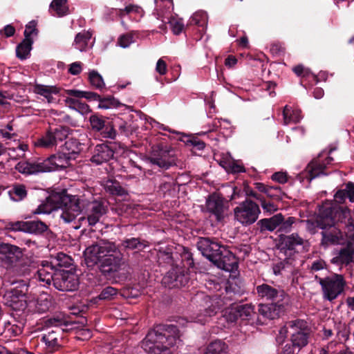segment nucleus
I'll use <instances>...</instances> for the list:
<instances>
[{
    "mask_svg": "<svg viewBox=\"0 0 354 354\" xmlns=\"http://www.w3.org/2000/svg\"><path fill=\"white\" fill-rule=\"evenodd\" d=\"M207 23V16L204 12H197L194 13L189 20L190 25H196L204 28Z\"/></svg>",
    "mask_w": 354,
    "mask_h": 354,
    "instance_id": "nucleus-47",
    "label": "nucleus"
},
{
    "mask_svg": "<svg viewBox=\"0 0 354 354\" xmlns=\"http://www.w3.org/2000/svg\"><path fill=\"white\" fill-rule=\"evenodd\" d=\"M292 70L297 76L302 77H312L313 79H316V77L311 73L310 70L305 68L303 65H297L295 66Z\"/></svg>",
    "mask_w": 354,
    "mask_h": 354,
    "instance_id": "nucleus-56",
    "label": "nucleus"
},
{
    "mask_svg": "<svg viewBox=\"0 0 354 354\" xmlns=\"http://www.w3.org/2000/svg\"><path fill=\"white\" fill-rule=\"evenodd\" d=\"M118 292L117 289L108 286L105 288L99 295L100 299H111L112 297L116 295Z\"/></svg>",
    "mask_w": 354,
    "mask_h": 354,
    "instance_id": "nucleus-59",
    "label": "nucleus"
},
{
    "mask_svg": "<svg viewBox=\"0 0 354 354\" xmlns=\"http://www.w3.org/2000/svg\"><path fill=\"white\" fill-rule=\"evenodd\" d=\"M283 306H277L274 302H268V304H260L259 312L263 317L270 319H274L279 316Z\"/></svg>",
    "mask_w": 354,
    "mask_h": 354,
    "instance_id": "nucleus-29",
    "label": "nucleus"
},
{
    "mask_svg": "<svg viewBox=\"0 0 354 354\" xmlns=\"http://www.w3.org/2000/svg\"><path fill=\"white\" fill-rule=\"evenodd\" d=\"M120 102L113 97L100 98L98 107L102 109H109L120 106Z\"/></svg>",
    "mask_w": 354,
    "mask_h": 354,
    "instance_id": "nucleus-50",
    "label": "nucleus"
},
{
    "mask_svg": "<svg viewBox=\"0 0 354 354\" xmlns=\"http://www.w3.org/2000/svg\"><path fill=\"white\" fill-rule=\"evenodd\" d=\"M75 157H72L66 152L57 153L48 158L52 171L66 168L70 166L71 160Z\"/></svg>",
    "mask_w": 354,
    "mask_h": 354,
    "instance_id": "nucleus-25",
    "label": "nucleus"
},
{
    "mask_svg": "<svg viewBox=\"0 0 354 354\" xmlns=\"http://www.w3.org/2000/svg\"><path fill=\"white\" fill-rule=\"evenodd\" d=\"M118 44L122 48L129 47V45L133 42V36L131 35H121L118 39Z\"/></svg>",
    "mask_w": 354,
    "mask_h": 354,
    "instance_id": "nucleus-64",
    "label": "nucleus"
},
{
    "mask_svg": "<svg viewBox=\"0 0 354 354\" xmlns=\"http://www.w3.org/2000/svg\"><path fill=\"white\" fill-rule=\"evenodd\" d=\"M196 246L202 254L212 263L218 258V253L224 247L209 238H200Z\"/></svg>",
    "mask_w": 354,
    "mask_h": 354,
    "instance_id": "nucleus-14",
    "label": "nucleus"
},
{
    "mask_svg": "<svg viewBox=\"0 0 354 354\" xmlns=\"http://www.w3.org/2000/svg\"><path fill=\"white\" fill-rule=\"evenodd\" d=\"M261 205L263 210L270 214L275 212L278 209L276 204L270 201H266L264 198L261 200Z\"/></svg>",
    "mask_w": 354,
    "mask_h": 354,
    "instance_id": "nucleus-60",
    "label": "nucleus"
},
{
    "mask_svg": "<svg viewBox=\"0 0 354 354\" xmlns=\"http://www.w3.org/2000/svg\"><path fill=\"white\" fill-rule=\"evenodd\" d=\"M158 15L163 17L167 12H169L174 8L172 0H156Z\"/></svg>",
    "mask_w": 354,
    "mask_h": 354,
    "instance_id": "nucleus-44",
    "label": "nucleus"
},
{
    "mask_svg": "<svg viewBox=\"0 0 354 354\" xmlns=\"http://www.w3.org/2000/svg\"><path fill=\"white\" fill-rule=\"evenodd\" d=\"M5 230L9 232H27V221H18L8 222L5 225Z\"/></svg>",
    "mask_w": 354,
    "mask_h": 354,
    "instance_id": "nucleus-48",
    "label": "nucleus"
},
{
    "mask_svg": "<svg viewBox=\"0 0 354 354\" xmlns=\"http://www.w3.org/2000/svg\"><path fill=\"white\" fill-rule=\"evenodd\" d=\"M50 306V302L47 299H38L35 302V309L39 313H43L47 311Z\"/></svg>",
    "mask_w": 354,
    "mask_h": 354,
    "instance_id": "nucleus-57",
    "label": "nucleus"
},
{
    "mask_svg": "<svg viewBox=\"0 0 354 354\" xmlns=\"http://www.w3.org/2000/svg\"><path fill=\"white\" fill-rule=\"evenodd\" d=\"M21 252L19 247L8 244H0V261L5 264L10 266L21 255Z\"/></svg>",
    "mask_w": 354,
    "mask_h": 354,
    "instance_id": "nucleus-22",
    "label": "nucleus"
},
{
    "mask_svg": "<svg viewBox=\"0 0 354 354\" xmlns=\"http://www.w3.org/2000/svg\"><path fill=\"white\" fill-rule=\"evenodd\" d=\"M333 158L330 156L325 157L324 153L319 154L317 158L313 160L306 167L305 170L306 177L310 181L317 177L327 175L324 169L326 165L330 164Z\"/></svg>",
    "mask_w": 354,
    "mask_h": 354,
    "instance_id": "nucleus-12",
    "label": "nucleus"
},
{
    "mask_svg": "<svg viewBox=\"0 0 354 354\" xmlns=\"http://www.w3.org/2000/svg\"><path fill=\"white\" fill-rule=\"evenodd\" d=\"M283 124L288 125L290 123L299 122L302 116L301 112L299 109H292L291 107L286 105L283 110Z\"/></svg>",
    "mask_w": 354,
    "mask_h": 354,
    "instance_id": "nucleus-30",
    "label": "nucleus"
},
{
    "mask_svg": "<svg viewBox=\"0 0 354 354\" xmlns=\"http://www.w3.org/2000/svg\"><path fill=\"white\" fill-rule=\"evenodd\" d=\"M317 225L322 230L321 245H341L346 241V234L342 232L341 223H335L333 209L329 204H323L319 209Z\"/></svg>",
    "mask_w": 354,
    "mask_h": 354,
    "instance_id": "nucleus-4",
    "label": "nucleus"
},
{
    "mask_svg": "<svg viewBox=\"0 0 354 354\" xmlns=\"http://www.w3.org/2000/svg\"><path fill=\"white\" fill-rule=\"evenodd\" d=\"M136 14L138 17H142L144 15V11L142 8L137 5L130 4L126 6L124 9L120 10V15H122L124 14Z\"/></svg>",
    "mask_w": 354,
    "mask_h": 354,
    "instance_id": "nucleus-51",
    "label": "nucleus"
},
{
    "mask_svg": "<svg viewBox=\"0 0 354 354\" xmlns=\"http://www.w3.org/2000/svg\"><path fill=\"white\" fill-rule=\"evenodd\" d=\"M53 284L60 291H73L77 289L79 281L75 274L59 269L54 277Z\"/></svg>",
    "mask_w": 354,
    "mask_h": 354,
    "instance_id": "nucleus-11",
    "label": "nucleus"
},
{
    "mask_svg": "<svg viewBox=\"0 0 354 354\" xmlns=\"http://www.w3.org/2000/svg\"><path fill=\"white\" fill-rule=\"evenodd\" d=\"M3 303L14 310H24L27 307L26 295L17 289L7 291L3 295Z\"/></svg>",
    "mask_w": 354,
    "mask_h": 354,
    "instance_id": "nucleus-16",
    "label": "nucleus"
},
{
    "mask_svg": "<svg viewBox=\"0 0 354 354\" xmlns=\"http://www.w3.org/2000/svg\"><path fill=\"white\" fill-rule=\"evenodd\" d=\"M304 242V239L297 234H292L283 238L281 244L284 248L292 251L295 250L296 246L303 245Z\"/></svg>",
    "mask_w": 354,
    "mask_h": 354,
    "instance_id": "nucleus-39",
    "label": "nucleus"
},
{
    "mask_svg": "<svg viewBox=\"0 0 354 354\" xmlns=\"http://www.w3.org/2000/svg\"><path fill=\"white\" fill-rule=\"evenodd\" d=\"M33 91L44 97L48 103H56L57 100L55 96L59 93L60 88L56 86L36 84L33 88Z\"/></svg>",
    "mask_w": 354,
    "mask_h": 354,
    "instance_id": "nucleus-24",
    "label": "nucleus"
},
{
    "mask_svg": "<svg viewBox=\"0 0 354 354\" xmlns=\"http://www.w3.org/2000/svg\"><path fill=\"white\" fill-rule=\"evenodd\" d=\"M89 121L92 129L97 131L102 130L104 127L105 120L97 115H91Z\"/></svg>",
    "mask_w": 354,
    "mask_h": 354,
    "instance_id": "nucleus-53",
    "label": "nucleus"
},
{
    "mask_svg": "<svg viewBox=\"0 0 354 354\" xmlns=\"http://www.w3.org/2000/svg\"><path fill=\"white\" fill-rule=\"evenodd\" d=\"M68 133L69 129L66 127L50 129L45 135L35 140L34 145L37 147L52 149L64 141Z\"/></svg>",
    "mask_w": 354,
    "mask_h": 354,
    "instance_id": "nucleus-8",
    "label": "nucleus"
},
{
    "mask_svg": "<svg viewBox=\"0 0 354 354\" xmlns=\"http://www.w3.org/2000/svg\"><path fill=\"white\" fill-rule=\"evenodd\" d=\"M59 270L55 268L53 261H44L38 268L37 278L41 282L44 283V286L50 285L51 282L53 283L54 277Z\"/></svg>",
    "mask_w": 354,
    "mask_h": 354,
    "instance_id": "nucleus-19",
    "label": "nucleus"
},
{
    "mask_svg": "<svg viewBox=\"0 0 354 354\" xmlns=\"http://www.w3.org/2000/svg\"><path fill=\"white\" fill-rule=\"evenodd\" d=\"M8 195L11 200L14 201H21L27 196V190L26 186L22 184H14L12 188L8 191Z\"/></svg>",
    "mask_w": 354,
    "mask_h": 354,
    "instance_id": "nucleus-36",
    "label": "nucleus"
},
{
    "mask_svg": "<svg viewBox=\"0 0 354 354\" xmlns=\"http://www.w3.org/2000/svg\"><path fill=\"white\" fill-rule=\"evenodd\" d=\"M293 259H286L283 261L276 263L273 265V272L275 275H285L288 277L295 272Z\"/></svg>",
    "mask_w": 354,
    "mask_h": 354,
    "instance_id": "nucleus-28",
    "label": "nucleus"
},
{
    "mask_svg": "<svg viewBox=\"0 0 354 354\" xmlns=\"http://www.w3.org/2000/svg\"><path fill=\"white\" fill-rule=\"evenodd\" d=\"M54 261L53 264L55 266V268L57 266L67 267L71 264L70 257L64 253H58Z\"/></svg>",
    "mask_w": 354,
    "mask_h": 354,
    "instance_id": "nucleus-55",
    "label": "nucleus"
},
{
    "mask_svg": "<svg viewBox=\"0 0 354 354\" xmlns=\"http://www.w3.org/2000/svg\"><path fill=\"white\" fill-rule=\"evenodd\" d=\"M266 195L272 199L279 200L282 195V191L280 187L270 186L269 187Z\"/></svg>",
    "mask_w": 354,
    "mask_h": 354,
    "instance_id": "nucleus-58",
    "label": "nucleus"
},
{
    "mask_svg": "<svg viewBox=\"0 0 354 354\" xmlns=\"http://www.w3.org/2000/svg\"><path fill=\"white\" fill-rule=\"evenodd\" d=\"M32 39L24 38V39L17 46L16 55L20 59H25L28 57L32 49Z\"/></svg>",
    "mask_w": 354,
    "mask_h": 354,
    "instance_id": "nucleus-37",
    "label": "nucleus"
},
{
    "mask_svg": "<svg viewBox=\"0 0 354 354\" xmlns=\"http://www.w3.org/2000/svg\"><path fill=\"white\" fill-rule=\"evenodd\" d=\"M50 12L53 15L58 17L68 14L67 0H53L50 5Z\"/></svg>",
    "mask_w": 354,
    "mask_h": 354,
    "instance_id": "nucleus-34",
    "label": "nucleus"
},
{
    "mask_svg": "<svg viewBox=\"0 0 354 354\" xmlns=\"http://www.w3.org/2000/svg\"><path fill=\"white\" fill-rule=\"evenodd\" d=\"M354 255V248L351 243L347 246L340 250L331 259V262L335 264H348L352 261Z\"/></svg>",
    "mask_w": 354,
    "mask_h": 354,
    "instance_id": "nucleus-26",
    "label": "nucleus"
},
{
    "mask_svg": "<svg viewBox=\"0 0 354 354\" xmlns=\"http://www.w3.org/2000/svg\"><path fill=\"white\" fill-rule=\"evenodd\" d=\"M113 151L106 145H97L93 151L91 161L96 165L107 162L113 158Z\"/></svg>",
    "mask_w": 354,
    "mask_h": 354,
    "instance_id": "nucleus-23",
    "label": "nucleus"
},
{
    "mask_svg": "<svg viewBox=\"0 0 354 354\" xmlns=\"http://www.w3.org/2000/svg\"><path fill=\"white\" fill-rule=\"evenodd\" d=\"M213 263L218 268L228 272L233 270L236 266L234 255L225 247L218 253V258Z\"/></svg>",
    "mask_w": 354,
    "mask_h": 354,
    "instance_id": "nucleus-21",
    "label": "nucleus"
},
{
    "mask_svg": "<svg viewBox=\"0 0 354 354\" xmlns=\"http://www.w3.org/2000/svg\"><path fill=\"white\" fill-rule=\"evenodd\" d=\"M88 80L91 86L97 89L101 90L105 86L102 77L96 71L88 73Z\"/></svg>",
    "mask_w": 354,
    "mask_h": 354,
    "instance_id": "nucleus-46",
    "label": "nucleus"
},
{
    "mask_svg": "<svg viewBox=\"0 0 354 354\" xmlns=\"http://www.w3.org/2000/svg\"><path fill=\"white\" fill-rule=\"evenodd\" d=\"M37 24L35 21H30L26 26V29L24 31L25 38H31L30 37L32 35L37 34Z\"/></svg>",
    "mask_w": 354,
    "mask_h": 354,
    "instance_id": "nucleus-61",
    "label": "nucleus"
},
{
    "mask_svg": "<svg viewBox=\"0 0 354 354\" xmlns=\"http://www.w3.org/2000/svg\"><path fill=\"white\" fill-rule=\"evenodd\" d=\"M82 203H83V200L76 196L54 193L32 210V214H48L53 211L61 209L60 218L64 223H68L74 221L80 214Z\"/></svg>",
    "mask_w": 354,
    "mask_h": 354,
    "instance_id": "nucleus-2",
    "label": "nucleus"
},
{
    "mask_svg": "<svg viewBox=\"0 0 354 354\" xmlns=\"http://www.w3.org/2000/svg\"><path fill=\"white\" fill-rule=\"evenodd\" d=\"M91 37L90 31L83 30L75 35L73 46L80 52L86 51L91 47L89 43Z\"/></svg>",
    "mask_w": 354,
    "mask_h": 354,
    "instance_id": "nucleus-27",
    "label": "nucleus"
},
{
    "mask_svg": "<svg viewBox=\"0 0 354 354\" xmlns=\"http://www.w3.org/2000/svg\"><path fill=\"white\" fill-rule=\"evenodd\" d=\"M65 102L70 109H74L82 114H86L91 111L88 105L79 99L68 97L66 98Z\"/></svg>",
    "mask_w": 354,
    "mask_h": 354,
    "instance_id": "nucleus-35",
    "label": "nucleus"
},
{
    "mask_svg": "<svg viewBox=\"0 0 354 354\" xmlns=\"http://www.w3.org/2000/svg\"><path fill=\"white\" fill-rule=\"evenodd\" d=\"M195 299L197 301H201L200 306L201 307L199 313L194 318L195 322L205 324L207 318L214 316L220 308L219 299L217 297H211L203 293H198Z\"/></svg>",
    "mask_w": 354,
    "mask_h": 354,
    "instance_id": "nucleus-9",
    "label": "nucleus"
},
{
    "mask_svg": "<svg viewBox=\"0 0 354 354\" xmlns=\"http://www.w3.org/2000/svg\"><path fill=\"white\" fill-rule=\"evenodd\" d=\"M66 150V154L75 157L82 150V145L75 138H70L64 145L63 151Z\"/></svg>",
    "mask_w": 354,
    "mask_h": 354,
    "instance_id": "nucleus-40",
    "label": "nucleus"
},
{
    "mask_svg": "<svg viewBox=\"0 0 354 354\" xmlns=\"http://www.w3.org/2000/svg\"><path fill=\"white\" fill-rule=\"evenodd\" d=\"M121 245L127 250H142L149 246V244L147 241L141 240L139 238H130L124 239L121 243Z\"/></svg>",
    "mask_w": 354,
    "mask_h": 354,
    "instance_id": "nucleus-33",
    "label": "nucleus"
},
{
    "mask_svg": "<svg viewBox=\"0 0 354 354\" xmlns=\"http://www.w3.org/2000/svg\"><path fill=\"white\" fill-rule=\"evenodd\" d=\"M290 335L295 333H306L310 334V327L308 322L304 319H295L288 322Z\"/></svg>",
    "mask_w": 354,
    "mask_h": 354,
    "instance_id": "nucleus-31",
    "label": "nucleus"
},
{
    "mask_svg": "<svg viewBox=\"0 0 354 354\" xmlns=\"http://www.w3.org/2000/svg\"><path fill=\"white\" fill-rule=\"evenodd\" d=\"M169 24L173 33L175 35H179L184 29V24L181 19L171 17L169 21Z\"/></svg>",
    "mask_w": 354,
    "mask_h": 354,
    "instance_id": "nucleus-52",
    "label": "nucleus"
},
{
    "mask_svg": "<svg viewBox=\"0 0 354 354\" xmlns=\"http://www.w3.org/2000/svg\"><path fill=\"white\" fill-rule=\"evenodd\" d=\"M234 212L236 219L244 225L254 223L261 212L259 205L250 200L241 203Z\"/></svg>",
    "mask_w": 354,
    "mask_h": 354,
    "instance_id": "nucleus-7",
    "label": "nucleus"
},
{
    "mask_svg": "<svg viewBox=\"0 0 354 354\" xmlns=\"http://www.w3.org/2000/svg\"><path fill=\"white\" fill-rule=\"evenodd\" d=\"M88 267L97 266L104 275L118 272L123 265V254L114 242L101 240L87 247L84 252Z\"/></svg>",
    "mask_w": 354,
    "mask_h": 354,
    "instance_id": "nucleus-1",
    "label": "nucleus"
},
{
    "mask_svg": "<svg viewBox=\"0 0 354 354\" xmlns=\"http://www.w3.org/2000/svg\"><path fill=\"white\" fill-rule=\"evenodd\" d=\"M227 344L221 340H216L210 343L204 354H227Z\"/></svg>",
    "mask_w": 354,
    "mask_h": 354,
    "instance_id": "nucleus-41",
    "label": "nucleus"
},
{
    "mask_svg": "<svg viewBox=\"0 0 354 354\" xmlns=\"http://www.w3.org/2000/svg\"><path fill=\"white\" fill-rule=\"evenodd\" d=\"M16 169L20 173L25 174L52 171L48 158L43 160L19 162L17 165Z\"/></svg>",
    "mask_w": 354,
    "mask_h": 354,
    "instance_id": "nucleus-15",
    "label": "nucleus"
},
{
    "mask_svg": "<svg viewBox=\"0 0 354 354\" xmlns=\"http://www.w3.org/2000/svg\"><path fill=\"white\" fill-rule=\"evenodd\" d=\"M258 297L263 301L274 302L277 306H284L288 302V296L280 288L263 283L256 287Z\"/></svg>",
    "mask_w": 354,
    "mask_h": 354,
    "instance_id": "nucleus-6",
    "label": "nucleus"
},
{
    "mask_svg": "<svg viewBox=\"0 0 354 354\" xmlns=\"http://www.w3.org/2000/svg\"><path fill=\"white\" fill-rule=\"evenodd\" d=\"M48 230V226L41 221H27V232L29 234H41Z\"/></svg>",
    "mask_w": 354,
    "mask_h": 354,
    "instance_id": "nucleus-42",
    "label": "nucleus"
},
{
    "mask_svg": "<svg viewBox=\"0 0 354 354\" xmlns=\"http://www.w3.org/2000/svg\"><path fill=\"white\" fill-rule=\"evenodd\" d=\"M322 286L324 299L332 301L344 292L346 281L341 274H333L325 278H318Z\"/></svg>",
    "mask_w": 354,
    "mask_h": 354,
    "instance_id": "nucleus-5",
    "label": "nucleus"
},
{
    "mask_svg": "<svg viewBox=\"0 0 354 354\" xmlns=\"http://www.w3.org/2000/svg\"><path fill=\"white\" fill-rule=\"evenodd\" d=\"M283 221V216L281 214H278L270 218H263L259 221V224L261 225V227L263 230H267L269 231L274 230Z\"/></svg>",
    "mask_w": 354,
    "mask_h": 354,
    "instance_id": "nucleus-32",
    "label": "nucleus"
},
{
    "mask_svg": "<svg viewBox=\"0 0 354 354\" xmlns=\"http://www.w3.org/2000/svg\"><path fill=\"white\" fill-rule=\"evenodd\" d=\"M271 178L279 183L284 184L288 181V175L286 172L278 171L274 173Z\"/></svg>",
    "mask_w": 354,
    "mask_h": 354,
    "instance_id": "nucleus-63",
    "label": "nucleus"
},
{
    "mask_svg": "<svg viewBox=\"0 0 354 354\" xmlns=\"http://www.w3.org/2000/svg\"><path fill=\"white\" fill-rule=\"evenodd\" d=\"M150 162L165 169L176 165L175 158L170 155L169 151L163 149L154 151L149 158Z\"/></svg>",
    "mask_w": 354,
    "mask_h": 354,
    "instance_id": "nucleus-18",
    "label": "nucleus"
},
{
    "mask_svg": "<svg viewBox=\"0 0 354 354\" xmlns=\"http://www.w3.org/2000/svg\"><path fill=\"white\" fill-rule=\"evenodd\" d=\"M64 324V320L59 318H50L47 321V324L52 326L44 334L41 339L45 343L49 351L52 352L59 346V339L62 337L63 329L60 326Z\"/></svg>",
    "mask_w": 354,
    "mask_h": 354,
    "instance_id": "nucleus-10",
    "label": "nucleus"
},
{
    "mask_svg": "<svg viewBox=\"0 0 354 354\" xmlns=\"http://www.w3.org/2000/svg\"><path fill=\"white\" fill-rule=\"evenodd\" d=\"M106 206L102 201H93L88 204L87 221L89 225H95L106 213Z\"/></svg>",
    "mask_w": 354,
    "mask_h": 354,
    "instance_id": "nucleus-20",
    "label": "nucleus"
},
{
    "mask_svg": "<svg viewBox=\"0 0 354 354\" xmlns=\"http://www.w3.org/2000/svg\"><path fill=\"white\" fill-rule=\"evenodd\" d=\"M234 305L226 308L223 312V317L228 322H235L239 317Z\"/></svg>",
    "mask_w": 354,
    "mask_h": 354,
    "instance_id": "nucleus-54",
    "label": "nucleus"
},
{
    "mask_svg": "<svg viewBox=\"0 0 354 354\" xmlns=\"http://www.w3.org/2000/svg\"><path fill=\"white\" fill-rule=\"evenodd\" d=\"M288 333H290V328L288 326V322L286 324L285 326L281 327L279 331V335L276 337V340L279 344H282L286 336Z\"/></svg>",
    "mask_w": 354,
    "mask_h": 354,
    "instance_id": "nucleus-62",
    "label": "nucleus"
},
{
    "mask_svg": "<svg viewBox=\"0 0 354 354\" xmlns=\"http://www.w3.org/2000/svg\"><path fill=\"white\" fill-rule=\"evenodd\" d=\"M239 318L246 319L254 313V308L251 304L234 305Z\"/></svg>",
    "mask_w": 354,
    "mask_h": 354,
    "instance_id": "nucleus-49",
    "label": "nucleus"
},
{
    "mask_svg": "<svg viewBox=\"0 0 354 354\" xmlns=\"http://www.w3.org/2000/svg\"><path fill=\"white\" fill-rule=\"evenodd\" d=\"M180 342L176 326H158L149 331L142 347L149 354H171L170 348Z\"/></svg>",
    "mask_w": 354,
    "mask_h": 354,
    "instance_id": "nucleus-3",
    "label": "nucleus"
},
{
    "mask_svg": "<svg viewBox=\"0 0 354 354\" xmlns=\"http://www.w3.org/2000/svg\"><path fill=\"white\" fill-rule=\"evenodd\" d=\"M310 334L306 333H295L291 335V342L293 347L297 348L300 350L301 348L306 346L308 343V338Z\"/></svg>",
    "mask_w": 354,
    "mask_h": 354,
    "instance_id": "nucleus-43",
    "label": "nucleus"
},
{
    "mask_svg": "<svg viewBox=\"0 0 354 354\" xmlns=\"http://www.w3.org/2000/svg\"><path fill=\"white\" fill-rule=\"evenodd\" d=\"M328 204L333 209V214L335 213L338 214L339 218L342 217V218L340 220V223H344L345 225H348L349 228L354 230V225H352L350 222V210L347 208H339L338 209H337L335 207H333L331 204Z\"/></svg>",
    "mask_w": 354,
    "mask_h": 354,
    "instance_id": "nucleus-45",
    "label": "nucleus"
},
{
    "mask_svg": "<svg viewBox=\"0 0 354 354\" xmlns=\"http://www.w3.org/2000/svg\"><path fill=\"white\" fill-rule=\"evenodd\" d=\"M105 190L110 194L116 196H124L127 191L121 186L120 183L115 180H108L104 184Z\"/></svg>",
    "mask_w": 354,
    "mask_h": 354,
    "instance_id": "nucleus-38",
    "label": "nucleus"
},
{
    "mask_svg": "<svg viewBox=\"0 0 354 354\" xmlns=\"http://www.w3.org/2000/svg\"><path fill=\"white\" fill-rule=\"evenodd\" d=\"M206 207L209 213L215 215L218 221L223 218L227 212L223 198L216 194L209 196L206 201Z\"/></svg>",
    "mask_w": 354,
    "mask_h": 354,
    "instance_id": "nucleus-17",
    "label": "nucleus"
},
{
    "mask_svg": "<svg viewBox=\"0 0 354 354\" xmlns=\"http://www.w3.org/2000/svg\"><path fill=\"white\" fill-rule=\"evenodd\" d=\"M188 277L184 270L178 266L172 268L162 278V283L169 288H181L188 282Z\"/></svg>",
    "mask_w": 354,
    "mask_h": 354,
    "instance_id": "nucleus-13",
    "label": "nucleus"
}]
</instances>
